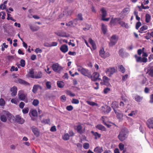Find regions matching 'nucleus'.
I'll list each match as a JSON object with an SVG mask.
<instances>
[{
  "label": "nucleus",
  "instance_id": "obj_51",
  "mask_svg": "<svg viewBox=\"0 0 153 153\" xmlns=\"http://www.w3.org/2000/svg\"><path fill=\"white\" fill-rule=\"evenodd\" d=\"M129 12V8L128 7H126L124 8L122 12L126 14H127Z\"/></svg>",
  "mask_w": 153,
  "mask_h": 153
},
{
  "label": "nucleus",
  "instance_id": "obj_41",
  "mask_svg": "<svg viewBox=\"0 0 153 153\" xmlns=\"http://www.w3.org/2000/svg\"><path fill=\"white\" fill-rule=\"evenodd\" d=\"M7 117L6 115H2L1 116L0 119L3 122H6L7 121Z\"/></svg>",
  "mask_w": 153,
  "mask_h": 153
},
{
  "label": "nucleus",
  "instance_id": "obj_11",
  "mask_svg": "<svg viewBox=\"0 0 153 153\" xmlns=\"http://www.w3.org/2000/svg\"><path fill=\"white\" fill-rule=\"evenodd\" d=\"M6 115L10 122L13 123L15 122V117L13 115L8 112H7Z\"/></svg>",
  "mask_w": 153,
  "mask_h": 153
},
{
  "label": "nucleus",
  "instance_id": "obj_60",
  "mask_svg": "<svg viewBox=\"0 0 153 153\" xmlns=\"http://www.w3.org/2000/svg\"><path fill=\"white\" fill-rule=\"evenodd\" d=\"M66 108L68 110L71 111L73 110V107L72 105H68L66 107Z\"/></svg>",
  "mask_w": 153,
  "mask_h": 153
},
{
  "label": "nucleus",
  "instance_id": "obj_4",
  "mask_svg": "<svg viewBox=\"0 0 153 153\" xmlns=\"http://www.w3.org/2000/svg\"><path fill=\"white\" fill-rule=\"evenodd\" d=\"M118 39V36L115 35H113L111 37L109 46H112L115 45L117 42Z\"/></svg>",
  "mask_w": 153,
  "mask_h": 153
},
{
  "label": "nucleus",
  "instance_id": "obj_19",
  "mask_svg": "<svg viewBox=\"0 0 153 153\" xmlns=\"http://www.w3.org/2000/svg\"><path fill=\"white\" fill-rule=\"evenodd\" d=\"M111 107L113 109L114 111H115V110H115V109L119 107L118 103L116 101L113 102L111 104Z\"/></svg>",
  "mask_w": 153,
  "mask_h": 153
},
{
  "label": "nucleus",
  "instance_id": "obj_10",
  "mask_svg": "<svg viewBox=\"0 0 153 153\" xmlns=\"http://www.w3.org/2000/svg\"><path fill=\"white\" fill-rule=\"evenodd\" d=\"M55 33L59 36L61 37H68L70 36L69 34H67L65 32L62 30L55 32Z\"/></svg>",
  "mask_w": 153,
  "mask_h": 153
},
{
  "label": "nucleus",
  "instance_id": "obj_35",
  "mask_svg": "<svg viewBox=\"0 0 153 153\" xmlns=\"http://www.w3.org/2000/svg\"><path fill=\"white\" fill-rule=\"evenodd\" d=\"M145 21L147 23H148L150 21V15L148 13L146 14L145 15Z\"/></svg>",
  "mask_w": 153,
  "mask_h": 153
},
{
  "label": "nucleus",
  "instance_id": "obj_61",
  "mask_svg": "<svg viewBox=\"0 0 153 153\" xmlns=\"http://www.w3.org/2000/svg\"><path fill=\"white\" fill-rule=\"evenodd\" d=\"M144 48H143V50L141 49H139L137 51V53L139 55H140L143 51Z\"/></svg>",
  "mask_w": 153,
  "mask_h": 153
},
{
  "label": "nucleus",
  "instance_id": "obj_33",
  "mask_svg": "<svg viewBox=\"0 0 153 153\" xmlns=\"http://www.w3.org/2000/svg\"><path fill=\"white\" fill-rule=\"evenodd\" d=\"M104 49L102 48L99 51L100 55L102 58H105Z\"/></svg>",
  "mask_w": 153,
  "mask_h": 153
},
{
  "label": "nucleus",
  "instance_id": "obj_16",
  "mask_svg": "<svg viewBox=\"0 0 153 153\" xmlns=\"http://www.w3.org/2000/svg\"><path fill=\"white\" fill-rule=\"evenodd\" d=\"M17 82L25 85H30V84L27 82L21 79H18L17 80Z\"/></svg>",
  "mask_w": 153,
  "mask_h": 153
},
{
  "label": "nucleus",
  "instance_id": "obj_37",
  "mask_svg": "<svg viewBox=\"0 0 153 153\" xmlns=\"http://www.w3.org/2000/svg\"><path fill=\"white\" fill-rule=\"evenodd\" d=\"M30 27L31 30L33 32L38 30L39 28V27H33L31 25H30Z\"/></svg>",
  "mask_w": 153,
  "mask_h": 153
},
{
  "label": "nucleus",
  "instance_id": "obj_31",
  "mask_svg": "<svg viewBox=\"0 0 153 153\" xmlns=\"http://www.w3.org/2000/svg\"><path fill=\"white\" fill-rule=\"evenodd\" d=\"M63 15L65 16V17L68 16L70 15L71 14V11L69 10H65L63 12Z\"/></svg>",
  "mask_w": 153,
  "mask_h": 153
},
{
  "label": "nucleus",
  "instance_id": "obj_56",
  "mask_svg": "<svg viewBox=\"0 0 153 153\" xmlns=\"http://www.w3.org/2000/svg\"><path fill=\"white\" fill-rule=\"evenodd\" d=\"M60 99L62 102H65L66 100V97L64 95L60 97Z\"/></svg>",
  "mask_w": 153,
  "mask_h": 153
},
{
  "label": "nucleus",
  "instance_id": "obj_15",
  "mask_svg": "<svg viewBox=\"0 0 153 153\" xmlns=\"http://www.w3.org/2000/svg\"><path fill=\"white\" fill-rule=\"evenodd\" d=\"M115 113L117 115V117L119 119H121L123 117V114L122 112L119 110H115Z\"/></svg>",
  "mask_w": 153,
  "mask_h": 153
},
{
  "label": "nucleus",
  "instance_id": "obj_43",
  "mask_svg": "<svg viewBox=\"0 0 153 153\" xmlns=\"http://www.w3.org/2000/svg\"><path fill=\"white\" fill-rule=\"evenodd\" d=\"M34 72L32 69L30 70L29 72V76L32 78H34L35 75H34Z\"/></svg>",
  "mask_w": 153,
  "mask_h": 153
},
{
  "label": "nucleus",
  "instance_id": "obj_64",
  "mask_svg": "<svg viewBox=\"0 0 153 153\" xmlns=\"http://www.w3.org/2000/svg\"><path fill=\"white\" fill-rule=\"evenodd\" d=\"M149 102L150 103H153V94L151 95L150 96V100H149Z\"/></svg>",
  "mask_w": 153,
  "mask_h": 153
},
{
  "label": "nucleus",
  "instance_id": "obj_9",
  "mask_svg": "<svg viewBox=\"0 0 153 153\" xmlns=\"http://www.w3.org/2000/svg\"><path fill=\"white\" fill-rule=\"evenodd\" d=\"M146 124L149 129H153V117L149 119L147 121Z\"/></svg>",
  "mask_w": 153,
  "mask_h": 153
},
{
  "label": "nucleus",
  "instance_id": "obj_47",
  "mask_svg": "<svg viewBox=\"0 0 153 153\" xmlns=\"http://www.w3.org/2000/svg\"><path fill=\"white\" fill-rule=\"evenodd\" d=\"M83 18L82 16V15L81 13H79L77 15V20L82 21Z\"/></svg>",
  "mask_w": 153,
  "mask_h": 153
},
{
  "label": "nucleus",
  "instance_id": "obj_14",
  "mask_svg": "<svg viewBox=\"0 0 153 153\" xmlns=\"http://www.w3.org/2000/svg\"><path fill=\"white\" fill-rule=\"evenodd\" d=\"M10 91L12 92L11 94L12 96H15L17 94V88L15 86H13L10 89Z\"/></svg>",
  "mask_w": 153,
  "mask_h": 153
},
{
  "label": "nucleus",
  "instance_id": "obj_58",
  "mask_svg": "<svg viewBox=\"0 0 153 153\" xmlns=\"http://www.w3.org/2000/svg\"><path fill=\"white\" fill-rule=\"evenodd\" d=\"M10 16H11L10 14L7 13V19L8 20H9L10 19V20H11L14 22L16 21V20L15 19H13V18L12 17H9Z\"/></svg>",
  "mask_w": 153,
  "mask_h": 153
},
{
  "label": "nucleus",
  "instance_id": "obj_52",
  "mask_svg": "<svg viewBox=\"0 0 153 153\" xmlns=\"http://www.w3.org/2000/svg\"><path fill=\"white\" fill-rule=\"evenodd\" d=\"M105 113H108L111 110V108L108 106H107L105 108Z\"/></svg>",
  "mask_w": 153,
  "mask_h": 153
},
{
  "label": "nucleus",
  "instance_id": "obj_57",
  "mask_svg": "<svg viewBox=\"0 0 153 153\" xmlns=\"http://www.w3.org/2000/svg\"><path fill=\"white\" fill-rule=\"evenodd\" d=\"M29 111V108H25L22 110V112L23 114H25L28 113Z\"/></svg>",
  "mask_w": 153,
  "mask_h": 153
},
{
  "label": "nucleus",
  "instance_id": "obj_63",
  "mask_svg": "<svg viewBox=\"0 0 153 153\" xmlns=\"http://www.w3.org/2000/svg\"><path fill=\"white\" fill-rule=\"evenodd\" d=\"M25 105L24 103L22 102H21L19 105V107L21 108H23Z\"/></svg>",
  "mask_w": 153,
  "mask_h": 153
},
{
  "label": "nucleus",
  "instance_id": "obj_18",
  "mask_svg": "<svg viewBox=\"0 0 153 153\" xmlns=\"http://www.w3.org/2000/svg\"><path fill=\"white\" fill-rule=\"evenodd\" d=\"M60 49L61 51L64 53L66 52L68 50V46L66 45H62L60 47Z\"/></svg>",
  "mask_w": 153,
  "mask_h": 153
},
{
  "label": "nucleus",
  "instance_id": "obj_8",
  "mask_svg": "<svg viewBox=\"0 0 153 153\" xmlns=\"http://www.w3.org/2000/svg\"><path fill=\"white\" fill-rule=\"evenodd\" d=\"M15 121L18 123L19 124H23L25 122L24 119L22 118L19 115H16L15 116Z\"/></svg>",
  "mask_w": 153,
  "mask_h": 153
},
{
  "label": "nucleus",
  "instance_id": "obj_20",
  "mask_svg": "<svg viewBox=\"0 0 153 153\" xmlns=\"http://www.w3.org/2000/svg\"><path fill=\"white\" fill-rule=\"evenodd\" d=\"M39 88H40V89H42V87L39 85H35L33 87V89L32 90V91L33 93H35L37 91Z\"/></svg>",
  "mask_w": 153,
  "mask_h": 153
},
{
  "label": "nucleus",
  "instance_id": "obj_55",
  "mask_svg": "<svg viewBox=\"0 0 153 153\" xmlns=\"http://www.w3.org/2000/svg\"><path fill=\"white\" fill-rule=\"evenodd\" d=\"M5 104V102L4 100L2 98L0 99V105L4 106Z\"/></svg>",
  "mask_w": 153,
  "mask_h": 153
},
{
  "label": "nucleus",
  "instance_id": "obj_12",
  "mask_svg": "<svg viewBox=\"0 0 153 153\" xmlns=\"http://www.w3.org/2000/svg\"><path fill=\"white\" fill-rule=\"evenodd\" d=\"M117 70L115 68H108L107 69L106 73H108L109 72V76H111V75L115 73Z\"/></svg>",
  "mask_w": 153,
  "mask_h": 153
},
{
  "label": "nucleus",
  "instance_id": "obj_28",
  "mask_svg": "<svg viewBox=\"0 0 153 153\" xmlns=\"http://www.w3.org/2000/svg\"><path fill=\"white\" fill-rule=\"evenodd\" d=\"M101 11L102 12V19L105 18L107 15V12L105 10L104 8H102L101 10Z\"/></svg>",
  "mask_w": 153,
  "mask_h": 153
},
{
  "label": "nucleus",
  "instance_id": "obj_46",
  "mask_svg": "<svg viewBox=\"0 0 153 153\" xmlns=\"http://www.w3.org/2000/svg\"><path fill=\"white\" fill-rule=\"evenodd\" d=\"M83 147L85 149H88L89 147V144L88 143H84L83 144Z\"/></svg>",
  "mask_w": 153,
  "mask_h": 153
},
{
  "label": "nucleus",
  "instance_id": "obj_44",
  "mask_svg": "<svg viewBox=\"0 0 153 153\" xmlns=\"http://www.w3.org/2000/svg\"><path fill=\"white\" fill-rule=\"evenodd\" d=\"M62 138L64 140H68L69 139V135L68 134H65L63 136Z\"/></svg>",
  "mask_w": 153,
  "mask_h": 153
},
{
  "label": "nucleus",
  "instance_id": "obj_26",
  "mask_svg": "<svg viewBox=\"0 0 153 153\" xmlns=\"http://www.w3.org/2000/svg\"><path fill=\"white\" fill-rule=\"evenodd\" d=\"M32 130L34 134L36 137H38L39 136V132L37 128H33L32 129Z\"/></svg>",
  "mask_w": 153,
  "mask_h": 153
},
{
  "label": "nucleus",
  "instance_id": "obj_32",
  "mask_svg": "<svg viewBox=\"0 0 153 153\" xmlns=\"http://www.w3.org/2000/svg\"><path fill=\"white\" fill-rule=\"evenodd\" d=\"M119 24L122 27H125L126 28H127V24L125 22L123 21H121V20H120L119 21Z\"/></svg>",
  "mask_w": 153,
  "mask_h": 153
},
{
  "label": "nucleus",
  "instance_id": "obj_23",
  "mask_svg": "<svg viewBox=\"0 0 153 153\" xmlns=\"http://www.w3.org/2000/svg\"><path fill=\"white\" fill-rule=\"evenodd\" d=\"M85 131L84 128H82L80 125L77 126V132H78L81 134L84 133Z\"/></svg>",
  "mask_w": 153,
  "mask_h": 153
},
{
  "label": "nucleus",
  "instance_id": "obj_2",
  "mask_svg": "<svg viewBox=\"0 0 153 153\" xmlns=\"http://www.w3.org/2000/svg\"><path fill=\"white\" fill-rule=\"evenodd\" d=\"M77 70L83 75L89 77L90 73L88 70L84 68L81 66H77Z\"/></svg>",
  "mask_w": 153,
  "mask_h": 153
},
{
  "label": "nucleus",
  "instance_id": "obj_49",
  "mask_svg": "<svg viewBox=\"0 0 153 153\" xmlns=\"http://www.w3.org/2000/svg\"><path fill=\"white\" fill-rule=\"evenodd\" d=\"M32 115L34 117H37L38 115L37 112L36 110H33L31 112Z\"/></svg>",
  "mask_w": 153,
  "mask_h": 153
},
{
  "label": "nucleus",
  "instance_id": "obj_54",
  "mask_svg": "<svg viewBox=\"0 0 153 153\" xmlns=\"http://www.w3.org/2000/svg\"><path fill=\"white\" fill-rule=\"evenodd\" d=\"M21 66L22 67H24L25 65V62L24 60L22 59L20 61Z\"/></svg>",
  "mask_w": 153,
  "mask_h": 153
},
{
  "label": "nucleus",
  "instance_id": "obj_3",
  "mask_svg": "<svg viewBox=\"0 0 153 153\" xmlns=\"http://www.w3.org/2000/svg\"><path fill=\"white\" fill-rule=\"evenodd\" d=\"M99 74L97 72H94L92 75L90 74L89 78H90L92 81H97V80L102 81V80L99 77Z\"/></svg>",
  "mask_w": 153,
  "mask_h": 153
},
{
  "label": "nucleus",
  "instance_id": "obj_25",
  "mask_svg": "<svg viewBox=\"0 0 153 153\" xmlns=\"http://www.w3.org/2000/svg\"><path fill=\"white\" fill-rule=\"evenodd\" d=\"M91 133L95 137V139L96 140H97L98 138H100L101 137V134L98 133L97 132H94L93 131H91Z\"/></svg>",
  "mask_w": 153,
  "mask_h": 153
},
{
  "label": "nucleus",
  "instance_id": "obj_40",
  "mask_svg": "<svg viewBox=\"0 0 153 153\" xmlns=\"http://www.w3.org/2000/svg\"><path fill=\"white\" fill-rule=\"evenodd\" d=\"M57 84L58 86L61 88L63 87L64 85V82L62 81H58Z\"/></svg>",
  "mask_w": 153,
  "mask_h": 153
},
{
  "label": "nucleus",
  "instance_id": "obj_39",
  "mask_svg": "<svg viewBox=\"0 0 153 153\" xmlns=\"http://www.w3.org/2000/svg\"><path fill=\"white\" fill-rule=\"evenodd\" d=\"M148 28V26H146V25H144L140 28L139 32L141 33H142L143 31L147 30Z\"/></svg>",
  "mask_w": 153,
  "mask_h": 153
},
{
  "label": "nucleus",
  "instance_id": "obj_5",
  "mask_svg": "<svg viewBox=\"0 0 153 153\" xmlns=\"http://www.w3.org/2000/svg\"><path fill=\"white\" fill-rule=\"evenodd\" d=\"M52 68L54 71L58 73H60L63 68L58 63L53 64L52 66Z\"/></svg>",
  "mask_w": 153,
  "mask_h": 153
},
{
  "label": "nucleus",
  "instance_id": "obj_21",
  "mask_svg": "<svg viewBox=\"0 0 153 153\" xmlns=\"http://www.w3.org/2000/svg\"><path fill=\"white\" fill-rule=\"evenodd\" d=\"M143 96L138 95H136L134 96L135 100L138 102H141L143 100Z\"/></svg>",
  "mask_w": 153,
  "mask_h": 153
},
{
  "label": "nucleus",
  "instance_id": "obj_34",
  "mask_svg": "<svg viewBox=\"0 0 153 153\" xmlns=\"http://www.w3.org/2000/svg\"><path fill=\"white\" fill-rule=\"evenodd\" d=\"M118 69L119 71L122 73H124L126 71L125 68L122 65H120L118 66Z\"/></svg>",
  "mask_w": 153,
  "mask_h": 153
},
{
  "label": "nucleus",
  "instance_id": "obj_42",
  "mask_svg": "<svg viewBox=\"0 0 153 153\" xmlns=\"http://www.w3.org/2000/svg\"><path fill=\"white\" fill-rule=\"evenodd\" d=\"M86 102L89 105L92 106H97V103L93 102L87 101Z\"/></svg>",
  "mask_w": 153,
  "mask_h": 153
},
{
  "label": "nucleus",
  "instance_id": "obj_7",
  "mask_svg": "<svg viewBox=\"0 0 153 153\" xmlns=\"http://www.w3.org/2000/svg\"><path fill=\"white\" fill-rule=\"evenodd\" d=\"M110 79L107 76H104L103 77V82H101L100 84L102 85H105L107 86H109L111 85L109 83Z\"/></svg>",
  "mask_w": 153,
  "mask_h": 153
},
{
  "label": "nucleus",
  "instance_id": "obj_1",
  "mask_svg": "<svg viewBox=\"0 0 153 153\" xmlns=\"http://www.w3.org/2000/svg\"><path fill=\"white\" fill-rule=\"evenodd\" d=\"M128 134V131L126 128H124L122 129L120 132L118 138L119 140L123 141L126 140L127 138Z\"/></svg>",
  "mask_w": 153,
  "mask_h": 153
},
{
  "label": "nucleus",
  "instance_id": "obj_45",
  "mask_svg": "<svg viewBox=\"0 0 153 153\" xmlns=\"http://www.w3.org/2000/svg\"><path fill=\"white\" fill-rule=\"evenodd\" d=\"M39 101L38 100L34 99L32 102V104L35 106H37L39 104Z\"/></svg>",
  "mask_w": 153,
  "mask_h": 153
},
{
  "label": "nucleus",
  "instance_id": "obj_13",
  "mask_svg": "<svg viewBox=\"0 0 153 153\" xmlns=\"http://www.w3.org/2000/svg\"><path fill=\"white\" fill-rule=\"evenodd\" d=\"M121 20V19L120 18H112L111 19L110 23L113 25H115L117 22L119 23V21Z\"/></svg>",
  "mask_w": 153,
  "mask_h": 153
},
{
  "label": "nucleus",
  "instance_id": "obj_24",
  "mask_svg": "<svg viewBox=\"0 0 153 153\" xmlns=\"http://www.w3.org/2000/svg\"><path fill=\"white\" fill-rule=\"evenodd\" d=\"M97 129L102 131H106V128L104 126L102 125H97L96 126Z\"/></svg>",
  "mask_w": 153,
  "mask_h": 153
},
{
  "label": "nucleus",
  "instance_id": "obj_17",
  "mask_svg": "<svg viewBox=\"0 0 153 153\" xmlns=\"http://www.w3.org/2000/svg\"><path fill=\"white\" fill-rule=\"evenodd\" d=\"M88 42L91 45L92 48L94 50L96 49V48H97V46L96 45V44H95V42H94V41L91 38H89V39Z\"/></svg>",
  "mask_w": 153,
  "mask_h": 153
},
{
  "label": "nucleus",
  "instance_id": "obj_29",
  "mask_svg": "<svg viewBox=\"0 0 153 153\" xmlns=\"http://www.w3.org/2000/svg\"><path fill=\"white\" fill-rule=\"evenodd\" d=\"M19 99L21 100H24L26 98L25 95L23 93L18 94Z\"/></svg>",
  "mask_w": 153,
  "mask_h": 153
},
{
  "label": "nucleus",
  "instance_id": "obj_6",
  "mask_svg": "<svg viewBox=\"0 0 153 153\" xmlns=\"http://www.w3.org/2000/svg\"><path fill=\"white\" fill-rule=\"evenodd\" d=\"M137 62L146 63L147 61V59L146 57H141L138 56L137 55L135 54L134 55Z\"/></svg>",
  "mask_w": 153,
  "mask_h": 153
},
{
  "label": "nucleus",
  "instance_id": "obj_62",
  "mask_svg": "<svg viewBox=\"0 0 153 153\" xmlns=\"http://www.w3.org/2000/svg\"><path fill=\"white\" fill-rule=\"evenodd\" d=\"M6 8V6L5 5H4L3 4H2L0 6V8L1 9L4 10Z\"/></svg>",
  "mask_w": 153,
  "mask_h": 153
},
{
  "label": "nucleus",
  "instance_id": "obj_22",
  "mask_svg": "<svg viewBox=\"0 0 153 153\" xmlns=\"http://www.w3.org/2000/svg\"><path fill=\"white\" fill-rule=\"evenodd\" d=\"M103 151V147L99 146L97 147L94 150V152L96 153H102Z\"/></svg>",
  "mask_w": 153,
  "mask_h": 153
},
{
  "label": "nucleus",
  "instance_id": "obj_27",
  "mask_svg": "<svg viewBox=\"0 0 153 153\" xmlns=\"http://www.w3.org/2000/svg\"><path fill=\"white\" fill-rule=\"evenodd\" d=\"M102 30L103 33L105 35L106 34L107 31V27L106 26H105L103 23L102 24Z\"/></svg>",
  "mask_w": 153,
  "mask_h": 153
},
{
  "label": "nucleus",
  "instance_id": "obj_36",
  "mask_svg": "<svg viewBox=\"0 0 153 153\" xmlns=\"http://www.w3.org/2000/svg\"><path fill=\"white\" fill-rule=\"evenodd\" d=\"M119 55L121 57L123 58L124 56V49L123 48H121L120 49L119 51Z\"/></svg>",
  "mask_w": 153,
  "mask_h": 153
},
{
  "label": "nucleus",
  "instance_id": "obj_50",
  "mask_svg": "<svg viewBox=\"0 0 153 153\" xmlns=\"http://www.w3.org/2000/svg\"><path fill=\"white\" fill-rule=\"evenodd\" d=\"M141 23L140 22H137L136 24L135 28L136 29L138 30L139 28L141 26Z\"/></svg>",
  "mask_w": 153,
  "mask_h": 153
},
{
  "label": "nucleus",
  "instance_id": "obj_53",
  "mask_svg": "<svg viewBox=\"0 0 153 153\" xmlns=\"http://www.w3.org/2000/svg\"><path fill=\"white\" fill-rule=\"evenodd\" d=\"M111 89L110 88H104L103 90V92L104 94H106L109 91H110Z\"/></svg>",
  "mask_w": 153,
  "mask_h": 153
},
{
  "label": "nucleus",
  "instance_id": "obj_30",
  "mask_svg": "<svg viewBox=\"0 0 153 153\" xmlns=\"http://www.w3.org/2000/svg\"><path fill=\"white\" fill-rule=\"evenodd\" d=\"M34 77V78L36 79L41 78L42 77V72H38L36 74L35 73Z\"/></svg>",
  "mask_w": 153,
  "mask_h": 153
},
{
  "label": "nucleus",
  "instance_id": "obj_59",
  "mask_svg": "<svg viewBox=\"0 0 153 153\" xmlns=\"http://www.w3.org/2000/svg\"><path fill=\"white\" fill-rule=\"evenodd\" d=\"M47 88L48 89H50L51 88V82H47L46 83Z\"/></svg>",
  "mask_w": 153,
  "mask_h": 153
},
{
  "label": "nucleus",
  "instance_id": "obj_38",
  "mask_svg": "<svg viewBox=\"0 0 153 153\" xmlns=\"http://www.w3.org/2000/svg\"><path fill=\"white\" fill-rule=\"evenodd\" d=\"M148 74L151 77H153V68H151L148 70L146 74Z\"/></svg>",
  "mask_w": 153,
  "mask_h": 153
},
{
  "label": "nucleus",
  "instance_id": "obj_48",
  "mask_svg": "<svg viewBox=\"0 0 153 153\" xmlns=\"http://www.w3.org/2000/svg\"><path fill=\"white\" fill-rule=\"evenodd\" d=\"M119 148H120V149L121 151H122L124 149V144H123L122 143H119Z\"/></svg>",
  "mask_w": 153,
  "mask_h": 153
}]
</instances>
